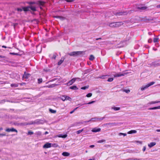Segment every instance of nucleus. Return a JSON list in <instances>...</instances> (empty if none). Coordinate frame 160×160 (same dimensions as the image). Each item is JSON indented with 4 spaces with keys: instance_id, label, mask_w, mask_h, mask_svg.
I'll list each match as a JSON object with an SVG mask.
<instances>
[{
    "instance_id": "61",
    "label": "nucleus",
    "mask_w": 160,
    "mask_h": 160,
    "mask_svg": "<svg viewBox=\"0 0 160 160\" xmlns=\"http://www.w3.org/2000/svg\"><path fill=\"white\" fill-rule=\"evenodd\" d=\"M129 160H134V159H129Z\"/></svg>"
},
{
    "instance_id": "44",
    "label": "nucleus",
    "mask_w": 160,
    "mask_h": 160,
    "mask_svg": "<svg viewBox=\"0 0 160 160\" xmlns=\"http://www.w3.org/2000/svg\"><path fill=\"white\" fill-rule=\"evenodd\" d=\"M17 10L18 11H22V9L20 8H18Z\"/></svg>"
},
{
    "instance_id": "5",
    "label": "nucleus",
    "mask_w": 160,
    "mask_h": 160,
    "mask_svg": "<svg viewBox=\"0 0 160 160\" xmlns=\"http://www.w3.org/2000/svg\"><path fill=\"white\" fill-rule=\"evenodd\" d=\"M61 98L63 101L67 100H70L71 99L69 97L65 95L62 96Z\"/></svg>"
},
{
    "instance_id": "33",
    "label": "nucleus",
    "mask_w": 160,
    "mask_h": 160,
    "mask_svg": "<svg viewBox=\"0 0 160 160\" xmlns=\"http://www.w3.org/2000/svg\"><path fill=\"white\" fill-rule=\"evenodd\" d=\"M33 134V132L31 131H29L28 132V135H31Z\"/></svg>"
},
{
    "instance_id": "57",
    "label": "nucleus",
    "mask_w": 160,
    "mask_h": 160,
    "mask_svg": "<svg viewBox=\"0 0 160 160\" xmlns=\"http://www.w3.org/2000/svg\"><path fill=\"white\" fill-rule=\"evenodd\" d=\"M15 55H18L19 54L18 53H15Z\"/></svg>"
},
{
    "instance_id": "24",
    "label": "nucleus",
    "mask_w": 160,
    "mask_h": 160,
    "mask_svg": "<svg viewBox=\"0 0 160 160\" xmlns=\"http://www.w3.org/2000/svg\"><path fill=\"white\" fill-rule=\"evenodd\" d=\"M49 111L51 112L52 113H55L56 112V110H53L51 109H49Z\"/></svg>"
},
{
    "instance_id": "16",
    "label": "nucleus",
    "mask_w": 160,
    "mask_h": 160,
    "mask_svg": "<svg viewBox=\"0 0 160 160\" xmlns=\"http://www.w3.org/2000/svg\"><path fill=\"white\" fill-rule=\"evenodd\" d=\"M64 60V58H62L58 62V65H60L63 62Z\"/></svg>"
},
{
    "instance_id": "6",
    "label": "nucleus",
    "mask_w": 160,
    "mask_h": 160,
    "mask_svg": "<svg viewBox=\"0 0 160 160\" xmlns=\"http://www.w3.org/2000/svg\"><path fill=\"white\" fill-rule=\"evenodd\" d=\"M127 73H116L115 75H113L114 77H120L121 76H124L125 75H126Z\"/></svg>"
},
{
    "instance_id": "11",
    "label": "nucleus",
    "mask_w": 160,
    "mask_h": 160,
    "mask_svg": "<svg viewBox=\"0 0 160 160\" xmlns=\"http://www.w3.org/2000/svg\"><path fill=\"white\" fill-rule=\"evenodd\" d=\"M37 3L41 6H43L45 3V2L44 1L39 0L37 2Z\"/></svg>"
},
{
    "instance_id": "63",
    "label": "nucleus",
    "mask_w": 160,
    "mask_h": 160,
    "mask_svg": "<svg viewBox=\"0 0 160 160\" xmlns=\"http://www.w3.org/2000/svg\"><path fill=\"white\" fill-rule=\"evenodd\" d=\"M32 3H32H34V2H32V3Z\"/></svg>"
},
{
    "instance_id": "15",
    "label": "nucleus",
    "mask_w": 160,
    "mask_h": 160,
    "mask_svg": "<svg viewBox=\"0 0 160 160\" xmlns=\"http://www.w3.org/2000/svg\"><path fill=\"white\" fill-rule=\"evenodd\" d=\"M62 154L64 156H68L70 155V153L67 152H64Z\"/></svg>"
},
{
    "instance_id": "26",
    "label": "nucleus",
    "mask_w": 160,
    "mask_h": 160,
    "mask_svg": "<svg viewBox=\"0 0 160 160\" xmlns=\"http://www.w3.org/2000/svg\"><path fill=\"white\" fill-rule=\"evenodd\" d=\"M89 86L88 85V86H84V87H82L81 88V89H82V90H85L86 89H88V88Z\"/></svg>"
},
{
    "instance_id": "19",
    "label": "nucleus",
    "mask_w": 160,
    "mask_h": 160,
    "mask_svg": "<svg viewBox=\"0 0 160 160\" xmlns=\"http://www.w3.org/2000/svg\"><path fill=\"white\" fill-rule=\"evenodd\" d=\"M147 8V7L146 6L139 7L138 8L140 10H145Z\"/></svg>"
},
{
    "instance_id": "20",
    "label": "nucleus",
    "mask_w": 160,
    "mask_h": 160,
    "mask_svg": "<svg viewBox=\"0 0 160 160\" xmlns=\"http://www.w3.org/2000/svg\"><path fill=\"white\" fill-rule=\"evenodd\" d=\"M30 7H25L23 8V9L24 11H28L29 10Z\"/></svg>"
},
{
    "instance_id": "49",
    "label": "nucleus",
    "mask_w": 160,
    "mask_h": 160,
    "mask_svg": "<svg viewBox=\"0 0 160 160\" xmlns=\"http://www.w3.org/2000/svg\"><path fill=\"white\" fill-rule=\"evenodd\" d=\"M10 54L11 55H15V53H14V52H10Z\"/></svg>"
},
{
    "instance_id": "7",
    "label": "nucleus",
    "mask_w": 160,
    "mask_h": 160,
    "mask_svg": "<svg viewBox=\"0 0 160 160\" xmlns=\"http://www.w3.org/2000/svg\"><path fill=\"white\" fill-rule=\"evenodd\" d=\"M52 147V143L47 142L43 146V148H48Z\"/></svg>"
},
{
    "instance_id": "9",
    "label": "nucleus",
    "mask_w": 160,
    "mask_h": 160,
    "mask_svg": "<svg viewBox=\"0 0 160 160\" xmlns=\"http://www.w3.org/2000/svg\"><path fill=\"white\" fill-rule=\"evenodd\" d=\"M101 129L100 128H94L92 130V131L93 132H98L100 131Z\"/></svg>"
},
{
    "instance_id": "27",
    "label": "nucleus",
    "mask_w": 160,
    "mask_h": 160,
    "mask_svg": "<svg viewBox=\"0 0 160 160\" xmlns=\"http://www.w3.org/2000/svg\"><path fill=\"white\" fill-rule=\"evenodd\" d=\"M94 59V56L92 55H91L90 56V57L89 58V60H92Z\"/></svg>"
},
{
    "instance_id": "60",
    "label": "nucleus",
    "mask_w": 160,
    "mask_h": 160,
    "mask_svg": "<svg viewBox=\"0 0 160 160\" xmlns=\"http://www.w3.org/2000/svg\"><path fill=\"white\" fill-rule=\"evenodd\" d=\"M148 21H149L150 20V19H147Z\"/></svg>"
},
{
    "instance_id": "48",
    "label": "nucleus",
    "mask_w": 160,
    "mask_h": 160,
    "mask_svg": "<svg viewBox=\"0 0 160 160\" xmlns=\"http://www.w3.org/2000/svg\"><path fill=\"white\" fill-rule=\"evenodd\" d=\"M0 58H5V57L4 56L0 55Z\"/></svg>"
},
{
    "instance_id": "41",
    "label": "nucleus",
    "mask_w": 160,
    "mask_h": 160,
    "mask_svg": "<svg viewBox=\"0 0 160 160\" xmlns=\"http://www.w3.org/2000/svg\"><path fill=\"white\" fill-rule=\"evenodd\" d=\"M120 135H123L124 136H126L127 135V134L125 133H120Z\"/></svg>"
},
{
    "instance_id": "45",
    "label": "nucleus",
    "mask_w": 160,
    "mask_h": 160,
    "mask_svg": "<svg viewBox=\"0 0 160 160\" xmlns=\"http://www.w3.org/2000/svg\"><path fill=\"white\" fill-rule=\"evenodd\" d=\"M6 136L5 134L2 133V134H0V136Z\"/></svg>"
},
{
    "instance_id": "40",
    "label": "nucleus",
    "mask_w": 160,
    "mask_h": 160,
    "mask_svg": "<svg viewBox=\"0 0 160 160\" xmlns=\"http://www.w3.org/2000/svg\"><path fill=\"white\" fill-rule=\"evenodd\" d=\"M56 55L54 54L53 55L52 57V58L55 59H56Z\"/></svg>"
},
{
    "instance_id": "42",
    "label": "nucleus",
    "mask_w": 160,
    "mask_h": 160,
    "mask_svg": "<svg viewBox=\"0 0 160 160\" xmlns=\"http://www.w3.org/2000/svg\"><path fill=\"white\" fill-rule=\"evenodd\" d=\"M115 124H115V123H108V125H114Z\"/></svg>"
},
{
    "instance_id": "55",
    "label": "nucleus",
    "mask_w": 160,
    "mask_h": 160,
    "mask_svg": "<svg viewBox=\"0 0 160 160\" xmlns=\"http://www.w3.org/2000/svg\"><path fill=\"white\" fill-rule=\"evenodd\" d=\"M134 160H142L138 159H134Z\"/></svg>"
},
{
    "instance_id": "59",
    "label": "nucleus",
    "mask_w": 160,
    "mask_h": 160,
    "mask_svg": "<svg viewBox=\"0 0 160 160\" xmlns=\"http://www.w3.org/2000/svg\"><path fill=\"white\" fill-rule=\"evenodd\" d=\"M88 160H94V159H88Z\"/></svg>"
},
{
    "instance_id": "52",
    "label": "nucleus",
    "mask_w": 160,
    "mask_h": 160,
    "mask_svg": "<svg viewBox=\"0 0 160 160\" xmlns=\"http://www.w3.org/2000/svg\"><path fill=\"white\" fill-rule=\"evenodd\" d=\"M94 147V145H90V148H93V147Z\"/></svg>"
},
{
    "instance_id": "25",
    "label": "nucleus",
    "mask_w": 160,
    "mask_h": 160,
    "mask_svg": "<svg viewBox=\"0 0 160 160\" xmlns=\"http://www.w3.org/2000/svg\"><path fill=\"white\" fill-rule=\"evenodd\" d=\"M30 9L32 10V11H36V8L35 7H30Z\"/></svg>"
},
{
    "instance_id": "14",
    "label": "nucleus",
    "mask_w": 160,
    "mask_h": 160,
    "mask_svg": "<svg viewBox=\"0 0 160 160\" xmlns=\"http://www.w3.org/2000/svg\"><path fill=\"white\" fill-rule=\"evenodd\" d=\"M156 144V143L155 142H152L148 145V146L149 147L151 148L152 147L155 145Z\"/></svg>"
},
{
    "instance_id": "47",
    "label": "nucleus",
    "mask_w": 160,
    "mask_h": 160,
    "mask_svg": "<svg viewBox=\"0 0 160 160\" xmlns=\"http://www.w3.org/2000/svg\"><path fill=\"white\" fill-rule=\"evenodd\" d=\"M67 137V135H64L62 137V138H65Z\"/></svg>"
},
{
    "instance_id": "43",
    "label": "nucleus",
    "mask_w": 160,
    "mask_h": 160,
    "mask_svg": "<svg viewBox=\"0 0 160 160\" xmlns=\"http://www.w3.org/2000/svg\"><path fill=\"white\" fill-rule=\"evenodd\" d=\"M124 91L127 93H129L130 92V91L129 90H125Z\"/></svg>"
},
{
    "instance_id": "30",
    "label": "nucleus",
    "mask_w": 160,
    "mask_h": 160,
    "mask_svg": "<svg viewBox=\"0 0 160 160\" xmlns=\"http://www.w3.org/2000/svg\"><path fill=\"white\" fill-rule=\"evenodd\" d=\"M158 38H154L153 39V42H158Z\"/></svg>"
},
{
    "instance_id": "51",
    "label": "nucleus",
    "mask_w": 160,
    "mask_h": 160,
    "mask_svg": "<svg viewBox=\"0 0 160 160\" xmlns=\"http://www.w3.org/2000/svg\"><path fill=\"white\" fill-rule=\"evenodd\" d=\"M102 39V38H97L96 39V40H101Z\"/></svg>"
},
{
    "instance_id": "1",
    "label": "nucleus",
    "mask_w": 160,
    "mask_h": 160,
    "mask_svg": "<svg viewBox=\"0 0 160 160\" xmlns=\"http://www.w3.org/2000/svg\"><path fill=\"white\" fill-rule=\"evenodd\" d=\"M122 22H112L109 24V26L112 28H117L120 27L123 24Z\"/></svg>"
},
{
    "instance_id": "34",
    "label": "nucleus",
    "mask_w": 160,
    "mask_h": 160,
    "mask_svg": "<svg viewBox=\"0 0 160 160\" xmlns=\"http://www.w3.org/2000/svg\"><path fill=\"white\" fill-rule=\"evenodd\" d=\"M95 102V101H92L89 102H88V103H84V104H82V105L86 104H90L93 103L94 102Z\"/></svg>"
},
{
    "instance_id": "12",
    "label": "nucleus",
    "mask_w": 160,
    "mask_h": 160,
    "mask_svg": "<svg viewBox=\"0 0 160 160\" xmlns=\"http://www.w3.org/2000/svg\"><path fill=\"white\" fill-rule=\"evenodd\" d=\"M159 109H160V106H158V107H154L153 108H148V110H152Z\"/></svg>"
},
{
    "instance_id": "53",
    "label": "nucleus",
    "mask_w": 160,
    "mask_h": 160,
    "mask_svg": "<svg viewBox=\"0 0 160 160\" xmlns=\"http://www.w3.org/2000/svg\"><path fill=\"white\" fill-rule=\"evenodd\" d=\"M157 7L158 8H160V5H158L157 6Z\"/></svg>"
},
{
    "instance_id": "3",
    "label": "nucleus",
    "mask_w": 160,
    "mask_h": 160,
    "mask_svg": "<svg viewBox=\"0 0 160 160\" xmlns=\"http://www.w3.org/2000/svg\"><path fill=\"white\" fill-rule=\"evenodd\" d=\"M78 79L79 80H80V78H72V80L69 81L67 83V84H69L70 85H72L75 81L77 80Z\"/></svg>"
},
{
    "instance_id": "62",
    "label": "nucleus",
    "mask_w": 160,
    "mask_h": 160,
    "mask_svg": "<svg viewBox=\"0 0 160 160\" xmlns=\"http://www.w3.org/2000/svg\"><path fill=\"white\" fill-rule=\"evenodd\" d=\"M48 133V132H45V134H47V133Z\"/></svg>"
},
{
    "instance_id": "35",
    "label": "nucleus",
    "mask_w": 160,
    "mask_h": 160,
    "mask_svg": "<svg viewBox=\"0 0 160 160\" xmlns=\"http://www.w3.org/2000/svg\"><path fill=\"white\" fill-rule=\"evenodd\" d=\"M106 141V140H99L98 141V143H102L103 142H105Z\"/></svg>"
},
{
    "instance_id": "21",
    "label": "nucleus",
    "mask_w": 160,
    "mask_h": 160,
    "mask_svg": "<svg viewBox=\"0 0 160 160\" xmlns=\"http://www.w3.org/2000/svg\"><path fill=\"white\" fill-rule=\"evenodd\" d=\"M75 52H72L70 53H68V54L70 56H76V53H74Z\"/></svg>"
},
{
    "instance_id": "4",
    "label": "nucleus",
    "mask_w": 160,
    "mask_h": 160,
    "mask_svg": "<svg viewBox=\"0 0 160 160\" xmlns=\"http://www.w3.org/2000/svg\"><path fill=\"white\" fill-rule=\"evenodd\" d=\"M5 131L7 132H15L17 133L18 132V131L16 129H15L14 128H8L6 129Z\"/></svg>"
},
{
    "instance_id": "46",
    "label": "nucleus",
    "mask_w": 160,
    "mask_h": 160,
    "mask_svg": "<svg viewBox=\"0 0 160 160\" xmlns=\"http://www.w3.org/2000/svg\"><path fill=\"white\" fill-rule=\"evenodd\" d=\"M152 42V39H149L148 40V42L149 43L151 42Z\"/></svg>"
},
{
    "instance_id": "13",
    "label": "nucleus",
    "mask_w": 160,
    "mask_h": 160,
    "mask_svg": "<svg viewBox=\"0 0 160 160\" xmlns=\"http://www.w3.org/2000/svg\"><path fill=\"white\" fill-rule=\"evenodd\" d=\"M137 132V131L135 130H131L128 132V134H131L132 133H135Z\"/></svg>"
},
{
    "instance_id": "39",
    "label": "nucleus",
    "mask_w": 160,
    "mask_h": 160,
    "mask_svg": "<svg viewBox=\"0 0 160 160\" xmlns=\"http://www.w3.org/2000/svg\"><path fill=\"white\" fill-rule=\"evenodd\" d=\"M78 108V107H77L75 108L72 111H71L70 112V114H72V113L77 108Z\"/></svg>"
},
{
    "instance_id": "37",
    "label": "nucleus",
    "mask_w": 160,
    "mask_h": 160,
    "mask_svg": "<svg viewBox=\"0 0 160 160\" xmlns=\"http://www.w3.org/2000/svg\"><path fill=\"white\" fill-rule=\"evenodd\" d=\"M92 93H88V94H87L86 96L87 97L89 98V97H91L92 96Z\"/></svg>"
},
{
    "instance_id": "18",
    "label": "nucleus",
    "mask_w": 160,
    "mask_h": 160,
    "mask_svg": "<svg viewBox=\"0 0 160 160\" xmlns=\"http://www.w3.org/2000/svg\"><path fill=\"white\" fill-rule=\"evenodd\" d=\"M70 88L73 90H78V89L77 86L75 85L70 87Z\"/></svg>"
},
{
    "instance_id": "36",
    "label": "nucleus",
    "mask_w": 160,
    "mask_h": 160,
    "mask_svg": "<svg viewBox=\"0 0 160 160\" xmlns=\"http://www.w3.org/2000/svg\"><path fill=\"white\" fill-rule=\"evenodd\" d=\"M112 108L115 111L118 110L120 109V108L119 107H114Z\"/></svg>"
},
{
    "instance_id": "64",
    "label": "nucleus",
    "mask_w": 160,
    "mask_h": 160,
    "mask_svg": "<svg viewBox=\"0 0 160 160\" xmlns=\"http://www.w3.org/2000/svg\"><path fill=\"white\" fill-rule=\"evenodd\" d=\"M159 78H160V76L159 77Z\"/></svg>"
},
{
    "instance_id": "31",
    "label": "nucleus",
    "mask_w": 160,
    "mask_h": 160,
    "mask_svg": "<svg viewBox=\"0 0 160 160\" xmlns=\"http://www.w3.org/2000/svg\"><path fill=\"white\" fill-rule=\"evenodd\" d=\"M42 78H39L38 79V83L40 84L42 82Z\"/></svg>"
},
{
    "instance_id": "2",
    "label": "nucleus",
    "mask_w": 160,
    "mask_h": 160,
    "mask_svg": "<svg viewBox=\"0 0 160 160\" xmlns=\"http://www.w3.org/2000/svg\"><path fill=\"white\" fill-rule=\"evenodd\" d=\"M155 83V82H151L150 83L144 86H142L141 88V91H143L145 89L147 88L148 87L151 86H152Z\"/></svg>"
},
{
    "instance_id": "50",
    "label": "nucleus",
    "mask_w": 160,
    "mask_h": 160,
    "mask_svg": "<svg viewBox=\"0 0 160 160\" xmlns=\"http://www.w3.org/2000/svg\"><path fill=\"white\" fill-rule=\"evenodd\" d=\"M145 150H146L145 147H144L143 148V149H142V150H143V151H145Z\"/></svg>"
},
{
    "instance_id": "8",
    "label": "nucleus",
    "mask_w": 160,
    "mask_h": 160,
    "mask_svg": "<svg viewBox=\"0 0 160 160\" xmlns=\"http://www.w3.org/2000/svg\"><path fill=\"white\" fill-rule=\"evenodd\" d=\"M84 51H76L74 53H76V56H80L82 55L84 53Z\"/></svg>"
},
{
    "instance_id": "56",
    "label": "nucleus",
    "mask_w": 160,
    "mask_h": 160,
    "mask_svg": "<svg viewBox=\"0 0 160 160\" xmlns=\"http://www.w3.org/2000/svg\"><path fill=\"white\" fill-rule=\"evenodd\" d=\"M2 47L5 48H7L6 47V46H2Z\"/></svg>"
},
{
    "instance_id": "23",
    "label": "nucleus",
    "mask_w": 160,
    "mask_h": 160,
    "mask_svg": "<svg viewBox=\"0 0 160 160\" xmlns=\"http://www.w3.org/2000/svg\"><path fill=\"white\" fill-rule=\"evenodd\" d=\"M12 87L16 88L18 86V85L17 84H11Z\"/></svg>"
},
{
    "instance_id": "28",
    "label": "nucleus",
    "mask_w": 160,
    "mask_h": 160,
    "mask_svg": "<svg viewBox=\"0 0 160 160\" xmlns=\"http://www.w3.org/2000/svg\"><path fill=\"white\" fill-rule=\"evenodd\" d=\"M83 131V129H82L81 130H79L76 132V133L77 134H79L81 132H82Z\"/></svg>"
},
{
    "instance_id": "38",
    "label": "nucleus",
    "mask_w": 160,
    "mask_h": 160,
    "mask_svg": "<svg viewBox=\"0 0 160 160\" xmlns=\"http://www.w3.org/2000/svg\"><path fill=\"white\" fill-rule=\"evenodd\" d=\"M109 75H103L102 76L100 77V78H102V79H104L105 78V77L107 76H109Z\"/></svg>"
},
{
    "instance_id": "17",
    "label": "nucleus",
    "mask_w": 160,
    "mask_h": 160,
    "mask_svg": "<svg viewBox=\"0 0 160 160\" xmlns=\"http://www.w3.org/2000/svg\"><path fill=\"white\" fill-rule=\"evenodd\" d=\"M54 17L56 18H59L61 20H63L65 18L62 16H55Z\"/></svg>"
},
{
    "instance_id": "54",
    "label": "nucleus",
    "mask_w": 160,
    "mask_h": 160,
    "mask_svg": "<svg viewBox=\"0 0 160 160\" xmlns=\"http://www.w3.org/2000/svg\"><path fill=\"white\" fill-rule=\"evenodd\" d=\"M156 131L158 132H160V129H157Z\"/></svg>"
},
{
    "instance_id": "32",
    "label": "nucleus",
    "mask_w": 160,
    "mask_h": 160,
    "mask_svg": "<svg viewBox=\"0 0 160 160\" xmlns=\"http://www.w3.org/2000/svg\"><path fill=\"white\" fill-rule=\"evenodd\" d=\"M113 80V78H109L108 79L107 81L108 82H111Z\"/></svg>"
},
{
    "instance_id": "29",
    "label": "nucleus",
    "mask_w": 160,
    "mask_h": 160,
    "mask_svg": "<svg viewBox=\"0 0 160 160\" xmlns=\"http://www.w3.org/2000/svg\"><path fill=\"white\" fill-rule=\"evenodd\" d=\"M58 146V145L56 143L52 144V147H57Z\"/></svg>"
},
{
    "instance_id": "10",
    "label": "nucleus",
    "mask_w": 160,
    "mask_h": 160,
    "mask_svg": "<svg viewBox=\"0 0 160 160\" xmlns=\"http://www.w3.org/2000/svg\"><path fill=\"white\" fill-rule=\"evenodd\" d=\"M30 74L28 73H26V72H24V74L23 75V78L27 79L29 77Z\"/></svg>"
},
{
    "instance_id": "22",
    "label": "nucleus",
    "mask_w": 160,
    "mask_h": 160,
    "mask_svg": "<svg viewBox=\"0 0 160 160\" xmlns=\"http://www.w3.org/2000/svg\"><path fill=\"white\" fill-rule=\"evenodd\" d=\"M159 102H160V101H152L150 102V104H154L156 103H158Z\"/></svg>"
},
{
    "instance_id": "58",
    "label": "nucleus",
    "mask_w": 160,
    "mask_h": 160,
    "mask_svg": "<svg viewBox=\"0 0 160 160\" xmlns=\"http://www.w3.org/2000/svg\"><path fill=\"white\" fill-rule=\"evenodd\" d=\"M2 130V128H0V131H1V130Z\"/></svg>"
}]
</instances>
